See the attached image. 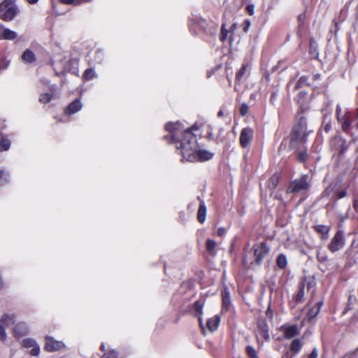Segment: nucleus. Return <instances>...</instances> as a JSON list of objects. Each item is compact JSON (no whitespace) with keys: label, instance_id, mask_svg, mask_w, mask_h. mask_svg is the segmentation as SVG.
<instances>
[{"label":"nucleus","instance_id":"nucleus-1","mask_svg":"<svg viewBox=\"0 0 358 358\" xmlns=\"http://www.w3.org/2000/svg\"><path fill=\"white\" fill-rule=\"evenodd\" d=\"M165 129L171 134L170 137L164 138L169 143L176 144V148L180 150L182 159L189 162V155L196 152L198 147L195 135L192 132L191 128L185 129L180 122H169Z\"/></svg>","mask_w":358,"mask_h":358},{"label":"nucleus","instance_id":"nucleus-2","mask_svg":"<svg viewBox=\"0 0 358 358\" xmlns=\"http://www.w3.org/2000/svg\"><path fill=\"white\" fill-rule=\"evenodd\" d=\"M312 130L308 131L306 117L299 113L296 117V122L291 133L290 145L297 148L301 144L306 141L307 137Z\"/></svg>","mask_w":358,"mask_h":358},{"label":"nucleus","instance_id":"nucleus-3","mask_svg":"<svg viewBox=\"0 0 358 358\" xmlns=\"http://www.w3.org/2000/svg\"><path fill=\"white\" fill-rule=\"evenodd\" d=\"M0 8L1 11H3L0 15V18L6 22L13 20L18 13V10L15 5V0H4L0 4Z\"/></svg>","mask_w":358,"mask_h":358},{"label":"nucleus","instance_id":"nucleus-4","mask_svg":"<svg viewBox=\"0 0 358 358\" xmlns=\"http://www.w3.org/2000/svg\"><path fill=\"white\" fill-rule=\"evenodd\" d=\"M310 187L308 175H302L299 178L292 181L287 189V193H299L308 190Z\"/></svg>","mask_w":358,"mask_h":358},{"label":"nucleus","instance_id":"nucleus-5","mask_svg":"<svg viewBox=\"0 0 358 358\" xmlns=\"http://www.w3.org/2000/svg\"><path fill=\"white\" fill-rule=\"evenodd\" d=\"M345 245V237L342 230L336 232L327 245L329 251L334 253L341 250Z\"/></svg>","mask_w":358,"mask_h":358},{"label":"nucleus","instance_id":"nucleus-6","mask_svg":"<svg viewBox=\"0 0 358 358\" xmlns=\"http://www.w3.org/2000/svg\"><path fill=\"white\" fill-rule=\"evenodd\" d=\"M337 120L341 124L342 129L347 131L350 127V113L347 108H343L340 104H338L336 109Z\"/></svg>","mask_w":358,"mask_h":358},{"label":"nucleus","instance_id":"nucleus-7","mask_svg":"<svg viewBox=\"0 0 358 358\" xmlns=\"http://www.w3.org/2000/svg\"><path fill=\"white\" fill-rule=\"evenodd\" d=\"M189 162H205L210 160L213 157V153L207 150H199L198 148L194 154L189 155Z\"/></svg>","mask_w":358,"mask_h":358},{"label":"nucleus","instance_id":"nucleus-8","mask_svg":"<svg viewBox=\"0 0 358 358\" xmlns=\"http://www.w3.org/2000/svg\"><path fill=\"white\" fill-rule=\"evenodd\" d=\"M65 348V344L62 341H57L53 337H45V343L44 349L50 352L59 351Z\"/></svg>","mask_w":358,"mask_h":358},{"label":"nucleus","instance_id":"nucleus-9","mask_svg":"<svg viewBox=\"0 0 358 358\" xmlns=\"http://www.w3.org/2000/svg\"><path fill=\"white\" fill-rule=\"evenodd\" d=\"M254 137V131L250 127L243 128L240 134V145L243 148L249 147Z\"/></svg>","mask_w":358,"mask_h":358},{"label":"nucleus","instance_id":"nucleus-10","mask_svg":"<svg viewBox=\"0 0 358 358\" xmlns=\"http://www.w3.org/2000/svg\"><path fill=\"white\" fill-rule=\"evenodd\" d=\"M269 252V248L267 247L266 244L264 243H262L259 245H257L255 248V261L257 264H260L262 262V259L265 257L266 255H268Z\"/></svg>","mask_w":358,"mask_h":358},{"label":"nucleus","instance_id":"nucleus-11","mask_svg":"<svg viewBox=\"0 0 358 358\" xmlns=\"http://www.w3.org/2000/svg\"><path fill=\"white\" fill-rule=\"evenodd\" d=\"M331 229L329 225L316 224L313 226V229L320 235L322 241H326L329 238Z\"/></svg>","mask_w":358,"mask_h":358},{"label":"nucleus","instance_id":"nucleus-12","mask_svg":"<svg viewBox=\"0 0 358 358\" xmlns=\"http://www.w3.org/2000/svg\"><path fill=\"white\" fill-rule=\"evenodd\" d=\"M331 148L343 155L348 150L346 142L341 137H336L331 140Z\"/></svg>","mask_w":358,"mask_h":358},{"label":"nucleus","instance_id":"nucleus-13","mask_svg":"<svg viewBox=\"0 0 358 358\" xmlns=\"http://www.w3.org/2000/svg\"><path fill=\"white\" fill-rule=\"evenodd\" d=\"M22 345L25 348H31L30 354L33 356H38L40 352V347L36 341L32 338H25L22 341Z\"/></svg>","mask_w":358,"mask_h":358},{"label":"nucleus","instance_id":"nucleus-14","mask_svg":"<svg viewBox=\"0 0 358 358\" xmlns=\"http://www.w3.org/2000/svg\"><path fill=\"white\" fill-rule=\"evenodd\" d=\"M281 330L286 338H292L299 334V328L296 324L283 325L281 327Z\"/></svg>","mask_w":358,"mask_h":358},{"label":"nucleus","instance_id":"nucleus-15","mask_svg":"<svg viewBox=\"0 0 358 358\" xmlns=\"http://www.w3.org/2000/svg\"><path fill=\"white\" fill-rule=\"evenodd\" d=\"M17 36L15 31L0 24V39L13 40Z\"/></svg>","mask_w":358,"mask_h":358},{"label":"nucleus","instance_id":"nucleus-16","mask_svg":"<svg viewBox=\"0 0 358 358\" xmlns=\"http://www.w3.org/2000/svg\"><path fill=\"white\" fill-rule=\"evenodd\" d=\"M28 331V328L25 323L20 322L16 324V326L14 328L13 334L15 338H20L22 336L27 334Z\"/></svg>","mask_w":358,"mask_h":358},{"label":"nucleus","instance_id":"nucleus-17","mask_svg":"<svg viewBox=\"0 0 358 358\" xmlns=\"http://www.w3.org/2000/svg\"><path fill=\"white\" fill-rule=\"evenodd\" d=\"M82 108V103L80 99H76L71 102L65 110L68 115H72L79 111Z\"/></svg>","mask_w":358,"mask_h":358},{"label":"nucleus","instance_id":"nucleus-18","mask_svg":"<svg viewBox=\"0 0 358 358\" xmlns=\"http://www.w3.org/2000/svg\"><path fill=\"white\" fill-rule=\"evenodd\" d=\"M220 322V317L218 315H215L207 321V327L209 331H215L217 329Z\"/></svg>","mask_w":358,"mask_h":358},{"label":"nucleus","instance_id":"nucleus-19","mask_svg":"<svg viewBox=\"0 0 358 358\" xmlns=\"http://www.w3.org/2000/svg\"><path fill=\"white\" fill-rule=\"evenodd\" d=\"M22 59L24 62L30 64L36 61V56L31 50L27 49L22 55Z\"/></svg>","mask_w":358,"mask_h":358},{"label":"nucleus","instance_id":"nucleus-20","mask_svg":"<svg viewBox=\"0 0 358 358\" xmlns=\"http://www.w3.org/2000/svg\"><path fill=\"white\" fill-rule=\"evenodd\" d=\"M206 207L203 201H201L197 212V219L200 223H203L206 220Z\"/></svg>","mask_w":358,"mask_h":358},{"label":"nucleus","instance_id":"nucleus-21","mask_svg":"<svg viewBox=\"0 0 358 358\" xmlns=\"http://www.w3.org/2000/svg\"><path fill=\"white\" fill-rule=\"evenodd\" d=\"M322 129L325 132L328 133L331 129V117L330 114H324L323 116Z\"/></svg>","mask_w":358,"mask_h":358},{"label":"nucleus","instance_id":"nucleus-22","mask_svg":"<svg viewBox=\"0 0 358 358\" xmlns=\"http://www.w3.org/2000/svg\"><path fill=\"white\" fill-rule=\"evenodd\" d=\"M230 305V293L228 289H225L222 292V310H227Z\"/></svg>","mask_w":358,"mask_h":358},{"label":"nucleus","instance_id":"nucleus-23","mask_svg":"<svg viewBox=\"0 0 358 358\" xmlns=\"http://www.w3.org/2000/svg\"><path fill=\"white\" fill-rule=\"evenodd\" d=\"M322 302H317L315 307L310 308L308 313V317L309 320L314 318L320 312Z\"/></svg>","mask_w":358,"mask_h":358},{"label":"nucleus","instance_id":"nucleus-24","mask_svg":"<svg viewBox=\"0 0 358 358\" xmlns=\"http://www.w3.org/2000/svg\"><path fill=\"white\" fill-rule=\"evenodd\" d=\"M305 296L304 285L301 284L299 286L298 292L294 294V299L296 303H300L303 301Z\"/></svg>","mask_w":358,"mask_h":358},{"label":"nucleus","instance_id":"nucleus-25","mask_svg":"<svg viewBox=\"0 0 358 358\" xmlns=\"http://www.w3.org/2000/svg\"><path fill=\"white\" fill-rule=\"evenodd\" d=\"M302 348V343L299 339H294L291 344L290 350L294 354L299 353Z\"/></svg>","mask_w":358,"mask_h":358},{"label":"nucleus","instance_id":"nucleus-26","mask_svg":"<svg viewBox=\"0 0 358 358\" xmlns=\"http://www.w3.org/2000/svg\"><path fill=\"white\" fill-rule=\"evenodd\" d=\"M276 263H277L278 266L280 268H281V269L285 268L287 264V260L286 256L282 254L279 255L277 257Z\"/></svg>","mask_w":358,"mask_h":358},{"label":"nucleus","instance_id":"nucleus-27","mask_svg":"<svg viewBox=\"0 0 358 358\" xmlns=\"http://www.w3.org/2000/svg\"><path fill=\"white\" fill-rule=\"evenodd\" d=\"M1 322L6 326L8 327L15 322L14 315H4L1 319Z\"/></svg>","mask_w":358,"mask_h":358},{"label":"nucleus","instance_id":"nucleus-28","mask_svg":"<svg viewBox=\"0 0 358 358\" xmlns=\"http://www.w3.org/2000/svg\"><path fill=\"white\" fill-rule=\"evenodd\" d=\"M10 142L8 138L5 137L0 138V151L8 150L10 148Z\"/></svg>","mask_w":358,"mask_h":358},{"label":"nucleus","instance_id":"nucleus-29","mask_svg":"<svg viewBox=\"0 0 358 358\" xmlns=\"http://www.w3.org/2000/svg\"><path fill=\"white\" fill-rule=\"evenodd\" d=\"M279 181V176L278 175H273L268 182V187L273 190L278 185Z\"/></svg>","mask_w":358,"mask_h":358},{"label":"nucleus","instance_id":"nucleus-30","mask_svg":"<svg viewBox=\"0 0 358 358\" xmlns=\"http://www.w3.org/2000/svg\"><path fill=\"white\" fill-rule=\"evenodd\" d=\"M217 243L215 241L211 239H208L206 241V246L208 252L213 254L216 248Z\"/></svg>","mask_w":358,"mask_h":358},{"label":"nucleus","instance_id":"nucleus-31","mask_svg":"<svg viewBox=\"0 0 358 358\" xmlns=\"http://www.w3.org/2000/svg\"><path fill=\"white\" fill-rule=\"evenodd\" d=\"M248 68V64H244L242 65L241 68L239 69V71L237 72L236 76V79L238 81H240L243 76L245 75L246 70Z\"/></svg>","mask_w":358,"mask_h":358},{"label":"nucleus","instance_id":"nucleus-32","mask_svg":"<svg viewBox=\"0 0 358 358\" xmlns=\"http://www.w3.org/2000/svg\"><path fill=\"white\" fill-rule=\"evenodd\" d=\"M308 153L306 150H301L297 153V160L299 162L303 163L308 159Z\"/></svg>","mask_w":358,"mask_h":358},{"label":"nucleus","instance_id":"nucleus-33","mask_svg":"<svg viewBox=\"0 0 358 358\" xmlns=\"http://www.w3.org/2000/svg\"><path fill=\"white\" fill-rule=\"evenodd\" d=\"M246 352L250 358H259L257 351L251 345L246 348Z\"/></svg>","mask_w":358,"mask_h":358},{"label":"nucleus","instance_id":"nucleus-34","mask_svg":"<svg viewBox=\"0 0 358 358\" xmlns=\"http://www.w3.org/2000/svg\"><path fill=\"white\" fill-rule=\"evenodd\" d=\"M51 100L52 96L48 93L41 94L39 98L40 102L43 103H47L50 102Z\"/></svg>","mask_w":358,"mask_h":358},{"label":"nucleus","instance_id":"nucleus-35","mask_svg":"<svg viewBox=\"0 0 358 358\" xmlns=\"http://www.w3.org/2000/svg\"><path fill=\"white\" fill-rule=\"evenodd\" d=\"M83 76L86 80H91L95 77V73L94 70L88 69L85 70Z\"/></svg>","mask_w":358,"mask_h":358},{"label":"nucleus","instance_id":"nucleus-36","mask_svg":"<svg viewBox=\"0 0 358 358\" xmlns=\"http://www.w3.org/2000/svg\"><path fill=\"white\" fill-rule=\"evenodd\" d=\"M8 173L5 171H0V182L1 185L6 184L8 182Z\"/></svg>","mask_w":358,"mask_h":358},{"label":"nucleus","instance_id":"nucleus-37","mask_svg":"<svg viewBox=\"0 0 358 358\" xmlns=\"http://www.w3.org/2000/svg\"><path fill=\"white\" fill-rule=\"evenodd\" d=\"M203 307V303L199 301H197L194 303V309L198 313H200V314L202 313Z\"/></svg>","mask_w":358,"mask_h":358},{"label":"nucleus","instance_id":"nucleus-38","mask_svg":"<svg viewBox=\"0 0 358 358\" xmlns=\"http://www.w3.org/2000/svg\"><path fill=\"white\" fill-rule=\"evenodd\" d=\"M228 31L225 29V25L222 24L221 28L220 40L224 41L227 37Z\"/></svg>","mask_w":358,"mask_h":358},{"label":"nucleus","instance_id":"nucleus-39","mask_svg":"<svg viewBox=\"0 0 358 358\" xmlns=\"http://www.w3.org/2000/svg\"><path fill=\"white\" fill-rule=\"evenodd\" d=\"M249 110V107L247 104L243 103L240 108V113L242 116H245L248 114Z\"/></svg>","mask_w":358,"mask_h":358},{"label":"nucleus","instance_id":"nucleus-40","mask_svg":"<svg viewBox=\"0 0 358 358\" xmlns=\"http://www.w3.org/2000/svg\"><path fill=\"white\" fill-rule=\"evenodd\" d=\"M117 357V352L115 350L110 351L107 354H104L102 358H116Z\"/></svg>","mask_w":358,"mask_h":358},{"label":"nucleus","instance_id":"nucleus-41","mask_svg":"<svg viewBox=\"0 0 358 358\" xmlns=\"http://www.w3.org/2000/svg\"><path fill=\"white\" fill-rule=\"evenodd\" d=\"M6 339V331H5V329L3 327H2L1 324H0V340L1 341H5Z\"/></svg>","mask_w":358,"mask_h":358},{"label":"nucleus","instance_id":"nucleus-42","mask_svg":"<svg viewBox=\"0 0 358 358\" xmlns=\"http://www.w3.org/2000/svg\"><path fill=\"white\" fill-rule=\"evenodd\" d=\"M348 192L346 189L340 190L337 192V196L338 199L344 198L347 196Z\"/></svg>","mask_w":358,"mask_h":358},{"label":"nucleus","instance_id":"nucleus-43","mask_svg":"<svg viewBox=\"0 0 358 358\" xmlns=\"http://www.w3.org/2000/svg\"><path fill=\"white\" fill-rule=\"evenodd\" d=\"M318 351L317 348H314L311 353L308 355V358H317Z\"/></svg>","mask_w":358,"mask_h":358},{"label":"nucleus","instance_id":"nucleus-44","mask_svg":"<svg viewBox=\"0 0 358 358\" xmlns=\"http://www.w3.org/2000/svg\"><path fill=\"white\" fill-rule=\"evenodd\" d=\"M61 2H62L63 3H65V4H73V5H75V6H78L77 5V0H60Z\"/></svg>","mask_w":358,"mask_h":358},{"label":"nucleus","instance_id":"nucleus-45","mask_svg":"<svg viewBox=\"0 0 358 358\" xmlns=\"http://www.w3.org/2000/svg\"><path fill=\"white\" fill-rule=\"evenodd\" d=\"M353 208L358 213V196H356L353 201Z\"/></svg>","mask_w":358,"mask_h":358},{"label":"nucleus","instance_id":"nucleus-46","mask_svg":"<svg viewBox=\"0 0 358 358\" xmlns=\"http://www.w3.org/2000/svg\"><path fill=\"white\" fill-rule=\"evenodd\" d=\"M225 233H226V230L223 227L219 228L217 230V234L219 236H222Z\"/></svg>","mask_w":358,"mask_h":358},{"label":"nucleus","instance_id":"nucleus-47","mask_svg":"<svg viewBox=\"0 0 358 358\" xmlns=\"http://www.w3.org/2000/svg\"><path fill=\"white\" fill-rule=\"evenodd\" d=\"M266 314L268 317L273 319V311L271 310L270 306L267 308Z\"/></svg>","mask_w":358,"mask_h":358},{"label":"nucleus","instance_id":"nucleus-48","mask_svg":"<svg viewBox=\"0 0 358 358\" xmlns=\"http://www.w3.org/2000/svg\"><path fill=\"white\" fill-rule=\"evenodd\" d=\"M348 358H358L357 356V351L352 352L347 355Z\"/></svg>","mask_w":358,"mask_h":358},{"label":"nucleus","instance_id":"nucleus-49","mask_svg":"<svg viewBox=\"0 0 358 358\" xmlns=\"http://www.w3.org/2000/svg\"><path fill=\"white\" fill-rule=\"evenodd\" d=\"M199 321L200 327H201L202 329H203L204 327H203L202 318L201 317V316L199 317Z\"/></svg>","mask_w":358,"mask_h":358},{"label":"nucleus","instance_id":"nucleus-50","mask_svg":"<svg viewBox=\"0 0 358 358\" xmlns=\"http://www.w3.org/2000/svg\"><path fill=\"white\" fill-rule=\"evenodd\" d=\"M317 258L320 261H325L327 259L326 257H320L319 252H317Z\"/></svg>","mask_w":358,"mask_h":358},{"label":"nucleus","instance_id":"nucleus-51","mask_svg":"<svg viewBox=\"0 0 358 358\" xmlns=\"http://www.w3.org/2000/svg\"><path fill=\"white\" fill-rule=\"evenodd\" d=\"M39 0H27V1L31 4H35L38 3Z\"/></svg>","mask_w":358,"mask_h":358},{"label":"nucleus","instance_id":"nucleus-52","mask_svg":"<svg viewBox=\"0 0 358 358\" xmlns=\"http://www.w3.org/2000/svg\"><path fill=\"white\" fill-rule=\"evenodd\" d=\"M264 337H265V338H266V339H268V338H269L268 331L266 330V331H264Z\"/></svg>","mask_w":358,"mask_h":358},{"label":"nucleus","instance_id":"nucleus-53","mask_svg":"<svg viewBox=\"0 0 358 358\" xmlns=\"http://www.w3.org/2000/svg\"><path fill=\"white\" fill-rule=\"evenodd\" d=\"M218 117H222L224 115V113L222 110H220L217 113Z\"/></svg>","mask_w":358,"mask_h":358},{"label":"nucleus","instance_id":"nucleus-54","mask_svg":"<svg viewBox=\"0 0 358 358\" xmlns=\"http://www.w3.org/2000/svg\"><path fill=\"white\" fill-rule=\"evenodd\" d=\"M3 282L1 279V277L0 276V289H1L3 287Z\"/></svg>","mask_w":358,"mask_h":358},{"label":"nucleus","instance_id":"nucleus-55","mask_svg":"<svg viewBox=\"0 0 358 358\" xmlns=\"http://www.w3.org/2000/svg\"><path fill=\"white\" fill-rule=\"evenodd\" d=\"M101 350H103V351H104V350H105V345H104L103 343H102V344L101 345Z\"/></svg>","mask_w":358,"mask_h":358},{"label":"nucleus","instance_id":"nucleus-56","mask_svg":"<svg viewBox=\"0 0 358 358\" xmlns=\"http://www.w3.org/2000/svg\"><path fill=\"white\" fill-rule=\"evenodd\" d=\"M236 24H233L231 25V29H233V30H234V29H236Z\"/></svg>","mask_w":358,"mask_h":358},{"label":"nucleus","instance_id":"nucleus-57","mask_svg":"<svg viewBox=\"0 0 358 358\" xmlns=\"http://www.w3.org/2000/svg\"><path fill=\"white\" fill-rule=\"evenodd\" d=\"M357 350H358V348H357Z\"/></svg>","mask_w":358,"mask_h":358}]
</instances>
